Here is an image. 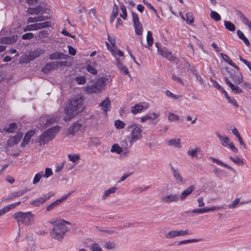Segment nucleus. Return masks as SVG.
<instances>
[{"label":"nucleus","instance_id":"nucleus-54","mask_svg":"<svg viewBox=\"0 0 251 251\" xmlns=\"http://www.w3.org/2000/svg\"><path fill=\"white\" fill-rule=\"evenodd\" d=\"M112 54L114 56L116 57V55L119 56H123L124 53L120 50H118L117 48H115L111 50Z\"/></svg>","mask_w":251,"mask_h":251},{"label":"nucleus","instance_id":"nucleus-9","mask_svg":"<svg viewBox=\"0 0 251 251\" xmlns=\"http://www.w3.org/2000/svg\"><path fill=\"white\" fill-rule=\"evenodd\" d=\"M179 200V196L176 194H170L162 197L161 199V201L169 204L172 202H176Z\"/></svg>","mask_w":251,"mask_h":251},{"label":"nucleus","instance_id":"nucleus-32","mask_svg":"<svg viewBox=\"0 0 251 251\" xmlns=\"http://www.w3.org/2000/svg\"><path fill=\"white\" fill-rule=\"evenodd\" d=\"M134 26L135 28V33L137 35H141L143 33V26L141 23H139L138 24H134Z\"/></svg>","mask_w":251,"mask_h":251},{"label":"nucleus","instance_id":"nucleus-43","mask_svg":"<svg viewBox=\"0 0 251 251\" xmlns=\"http://www.w3.org/2000/svg\"><path fill=\"white\" fill-rule=\"evenodd\" d=\"M39 30V27L38 24H34L33 25H27L25 29H24V31H33V30Z\"/></svg>","mask_w":251,"mask_h":251},{"label":"nucleus","instance_id":"nucleus-5","mask_svg":"<svg viewBox=\"0 0 251 251\" xmlns=\"http://www.w3.org/2000/svg\"><path fill=\"white\" fill-rule=\"evenodd\" d=\"M13 217L18 223H21L25 226H28L33 221L34 215L30 211L26 212L20 211L15 213Z\"/></svg>","mask_w":251,"mask_h":251},{"label":"nucleus","instance_id":"nucleus-61","mask_svg":"<svg viewBox=\"0 0 251 251\" xmlns=\"http://www.w3.org/2000/svg\"><path fill=\"white\" fill-rule=\"evenodd\" d=\"M34 37V35L32 33H27L23 35L22 38L23 40H30Z\"/></svg>","mask_w":251,"mask_h":251},{"label":"nucleus","instance_id":"nucleus-18","mask_svg":"<svg viewBox=\"0 0 251 251\" xmlns=\"http://www.w3.org/2000/svg\"><path fill=\"white\" fill-rule=\"evenodd\" d=\"M195 190V186L194 185H191L188 187L186 189L183 191L179 196V199L183 201L186 199V198L190 195L192 192Z\"/></svg>","mask_w":251,"mask_h":251},{"label":"nucleus","instance_id":"nucleus-6","mask_svg":"<svg viewBox=\"0 0 251 251\" xmlns=\"http://www.w3.org/2000/svg\"><path fill=\"white\" fill-rule=\"evenodd\" d=\"M52 196V194L50 192L31 201L30 203L33 206H40L49 200Z\"/></svg>","mask_w":251,"mask_h":251},{"label":"nucleus","instance_id":"nucleus-21","mask_svg":"<svg viewBox=\"0 0 251 251\" xmlns=\"http://www.w3.org/2000/svg\"><path fill=\"white\" fill-rule=\"evenodd\" d=\"M57 64L55 62H51L47 63L45 67L43 69V71L45 73H48L51 70L57 69Z\"/></svg>","mask_w":251,"mask_h":251},{"label":"nucleus","instance_id":"nucleus-47","mask_svg":"<svg viewBox=\"0 0 251 251\" xmlns=\"http://www.w3.org/2000/svg\"><path fill=\"white\" fill-rule=\"evenodd\" d=\"M43 176V173L41 172L39 173L36 174L33 180V184H36L39 182L41 178Z\"/></svg>","mask_w":251,"mask_h":251},{"label":"nucleus","instance_id":"nucleus-28","mask_svg":"<svg viewBox=\"0 0 251 251\" xmlns=\"http://www.w3.org/2000/svg\"><path fill=\"white\" fill-rule=\"evenodd\" d=\"M89 248L91 251H103L100 245L95 242L91 243L89 245Z\"/></svg>","mask_w":251,"mask_h":251},{"label":"nucleus","instance_id":"nucleus-7","mask_svg":"<svg viewBox=\"0 0 251 251\" xmlns=\"http://www.w3.org/2000/svg\"><path fill=\"white\" fill-rule=\"evenodd\" d=\"M142 129L138 126H135L131 130V138L130 141V144L131 146L132 144L137 141L141 139Z\"/></svg>","mask_w":251,"mask_h":251},{"label":"nucleus","instance_id":"nucleus-34","mask_svg":"<svg viewBox=\"0 0 251 251\" xmlns=\"http://www.w3.org/2000/svg\"><path fill=\"white\" fill-rule=\"evenodd\" d=\"M68 159L73 163H76L80 159V155L78 154H69L68 155Z\"/></svg>","mask_w":251,"mask_h":251},{"label":"nucleus","instance_id":"nucleus-17","mask_svg":"<svg viewBox=\"0 0 251 251\" xmlns=\"http://www.w3.org/2000/svg\"><path fill=\"white\" fill-rule=\"evenodd\" d=\"M17 35H13L11 37H5L0 39V44H11L17 40Z\"/></svg>","mask_w":251,"mask_h":251},{"label":"nucleus","instance_id":"nucleus-46","mask_svg":"<svg viewBox=\"0 0 251 251\" xmlns=\"http://www.w3.org/2000/svg\"><path fill=\"white\" fill-rule=\"evenodd\" d=\"M59 205V204L58 202V201H57L55 200L47 207L46 211H50L54 209L55 208H56Z\"/></svg>","mask_w":251,"mask_h":251},{"label":"nucleus","instance_id":"nucleus-31","mask_svg":"<svg viewBox=\"0 0 251 251\" xmlns=\"http://www.w3.org/2000/svg\"><path fill=\"white\" fill-rule=\"evenodd\" d=\"M81 127V125L77 123H74L70 127V132L74 134L75 132L77 131Z\"/></svg>","mask_w":251,"mask_h":251},{"label":"nucleus","instance_id":"nucleus-39","mask_svg":"<svg viewBox=\"0 0 251 251\" xmlns=\"http://www.w3.org/2000/svg\"><path fill=\"white\" fill-rule=\"evenodd\" d=\"M177 236V230H171L165 234V237L166 239H172Z\"/></svg>","mask_w":251,"mask_h":251},{"label":"nucleus","instance_id":"nucleus-52","mask_svg":"<svg viewBox=\"0 0 251 251\" xmlns=\"http://www.w3.org/2000/svg\"><path fill=\"white\" fill-rule=\"evenodd\" d=\"M39 29H43L51 26L50 22L47 21L42 23H38Z\"/></svg>","mask_w":251,"mask_h":251},{"label":"nucleus","instance_id":"nucleus-48","mask_svg":"<svg viewBox=\"0 0 251 251\" xmlns=\"http://www.w3.org/2000/svg\"><path fill=\"white\" fill-rule=\"evenodd\" d=\"M168 120L171 122H175L179 120V117L171 112L169 113Z\"/></svg>","mask_w":251,"mask_h":251},{"label":"nucleus","instance_id":"nucleus-26","mask_svg":"<svg viewBox=\"0 0 251 251\" xmlns=\"http://www.w3.org/2000/svg\"><path fill=\"white\" fill-rule=\"evenodd\" d=\"M210 159L212 160V161L213 162V163H217V164L219 165H221L222 166H223L225 168H226L231 171H232L233 172H234V170L233 168H232L231 167H230V166L222 162L221 161L218 160V159H216V158H213V157H210Z\"/></svg>","mask_w":251,"mask_h":251},{"label":"nucleus","instance_id":"nucleus-22","mask_svg":"<svg viewBox=\"0 0 251 251\" xmlns=\"http://www.w3.org/2000/svg\"><path fill=\"white\" fill-rule=\"evenodd\" d=\"M118 190V188L116 187H112L108 190H106L104 191L103 195L101 196L102 200H105L112 194L115 193Z\"/></svg>","mask_w":251,"mask_h":251},{"label":"nucleus","instance_id":"nucleus-16","mask_svg":"<svg viewBox=\"0 0 251 251\" xmlns=\"http://www.w3.org/2000/svg\"><path fill=\"white\" fill-rule=\"evenodd\" d=\"M225 80L226 84L231 88L232 91L234 94H240L242 92V90L241 88L237 85H234L229 80L227 77H225Z\"/></svg>","mask_w":251,"mask_h":251},{"label":"nucleus","instance_id":"nucleus-41","mask_svg":"<svg viewBox=\"0 0 251 251\" xmlns=\"http://www.w3.org/2000/svg\"><path fill=\"white\" fill-rule=\"evenodd\" d=\"M147 44L149 47H151L152 45L153 39L152 37V32L150 31H149L147 33Z\"/></svg>","mask_w":251,"mask_h":251},{"label":"nucleus","instance_id":"nucleus-51","mask_svg":"<svg viewBox=\"0 0 251 251\" xmlns=\"http://www.w3.org/2000/svg\"><path fill=\"white\" fill-rule=\"evenodd\" d=\"M17 125L15 123H11L8 125V127L5 129L8 132H13L17 129Z\"/></svg>","mask_w":251,"mask_h":251},{"label":"nucleus","instance_id":"nucleus-29","mask_svg":"<svg viewBox=\"0 0 251 251\" xmlns=\"http://www.w3.org/2000/svg\"><path fill=\"white\" fill-rule=\"evenodd\" d=\"M239 16L243 23L247 25L249 28H251V22L249 20V19H247V18L242 13H240Z\"/></svg>","mask_w":251,"mask_h":251},{"label":"nucleus","instance_id":"nucleus-2","mask_svg":"<svg viewBox=\"0 0 251 251\" xmlns=\"http://www.w3.org/2000/svg\"><path fill=\"white\" fill-rule=\"evenodd\" d=\"M66 225H70L69 222L64 220L56 221L50 232L51 237L59 241H61L65 234L69 230Z\"/></svg>","mask_w":251,"mask_h":251},{"label":"nucleus","instance_id":"nucleus-24","mask_svg":"<svg viewBox=\"0 0 251 251\" xmlns=\"http://www.w3.org/2000/svg\"><path fill=\"white\" fill-rule=\"evenodd\" d=\"M216 135L218 137L219 140L220 141L221 144L223 146H227V144L230 142V140L227 137L223 136L219 132L216 133Z\"/></svg>","mask_w":251,"mask_h":251},{"label":"nucleus","instance_id":"nucleus-45","mask_svg":"<svg viewBox=\"0 0 251 251\" xmlns=\"http://www.w3.org/2000/svg\"><path fill=\"white\" fill-rule=\"evenodd\" d=\"M188 25H191L194 22V18L191 13H187L186 14V19L185 20Z\"/></svg>","mask_w":251,"mask_h":251},{"label":"nucleus","instance_id":"nucleus-40","mask_svg":"<svg viewBox=\"0 0 251 251\" xmlns=\"http://www.w3.org/2000/svg\"><path fill=\"white\" fill-rule=\"evenodd\" d=\"M210 15V18L216 22L219 21L221 19L220 15L216 11H211Z\"/></svg>","mask_w":251,"mask_h":251},{"label":"nucleus","instance_id":"nucleus-4","mask_svg":"<svg viewBox=\"0 0 251 251\" xmlns=\"http://www.w3.org/2000/svg\"><path fill=\"white\" fill-rule=\"evenodd\" d=\"M59 131L58 126H54L44 131L38 138V142L40 145L42 146L48 143L50 140L55 136Z\"/></svg>","mask_w":251,"mask_h":251},{"label":"nucleus","instance_id":"nucleus-49","mask_svg":"<svg viewBox=\"0 0 251 251\" xmlns=\"http://www.w3.org/2000/svg\"><path fill=\"white\" fill-rule=\"evenodd\" d=\"M86 70L93 75H96L98 73L97 70L91 64H88L87 66Z\"/></svg>","mask_w":251,"mask_h":251},{"label":"nucleus","instance_id":"nucleus-3","mask_svg":"<svg viewBox=\"0 0 251 251\" xmlns=\"http://www.w3.org/2000/svg\"><path fill=\"white\" fill-rule=\"evenodd\" d=\"M109 79L107 77L98 78L94 83L85 87V91L88 94L99 93L102 92L103 87L107 82H109Z\"/></svg>","mask_w":251,"mask_h":251},{"label":"nucleus","instance_id":"nucleus-1","mask_svg":"<svg viewBox=\"0 0 251 251\" xmlns=\"http://www.w3.org/2000/svg\"><path fill=\"white\" fill-rule=\"evenodd\" d=\"M84 97L81 94L73 95L68 100L64 112L66 116L64 118L65 121H69L85 109Z\"/></svg>","mask_w":251,"mask_h":251},{"label":"nucleus","instance_id":"nucleus-19","mask_svg":"<svg viewBox=\"0 0 251 251\" xmlns=\"http://www.w3.org/2000/svg\"><path fill=\"white\" fill-rule=\"evenodd\" d=\"M99 106L102 107L103 110L105 113L107 112L111 107V102L109 98H106L99 104Z\"/></svg>","mask_w":251,"mask_h":251},{"label":"nucleus","instance_id":"nucleus-10","mask_svg":"<svg viewBox=\"0 0 251 251\" xmlns=\"http://www.w3.org/2000/svg\"><path fill=\"white\" fill-rule=\"evenodd\" d=\"M23 135L22 132H18L14 136L10 137L7 141L8 147H12L18 143L21 140Z\"/></svg>","mask_w":251,"mask_h":251},{"label":"nucleus","instance_id":"nucleus-58","mask_svg":"<svg viewBox=\"0 0 251 251\" xmlns=\"http://www.w3.org/2000/svg\"><path fill=\"white\" fill-rule=\"evenodd\" d=\"M120 8L123 12V14H121L120 16L122 17L124 19H126L127 17L126 7L125 5L122 4L120 5Z\"/></svg>","mask_w":251,"mask_h":251},{"label":"nucleus","instance_id":"nucleus-55","mask_svg":"<svg viewBox=\"0 0 251 251\" xmlns=\"http://www.w3.org/2000/svg\"><path fill=\"white\" fill-rule=\"evenodd\" d=\"M200 151V149L196 148L195 149H192L189 150L187 151V154L192 157H196L197 156V153Z\"/></svg>","mask_w":251,"mask_h":251},{"label":"nucleus","instance_id":"nucleus-12","mask_svg":"<svg viewBox=\"0 0 251 251\" xmlns=\"http://www.w3.org/2000/svg\"><path fill=\"white\" fill-rule=\"evenodd\" d=\"M115 64L117 66V68L121 72V74L123 75H128L129 72L127 67L124 65L121 62L120 59L116 58Z\"/></svg>","mask_w":251,"mask_h":251},{"label":"nucleus","instance_id":"nucleus-63","mask_svg":"<svg viewBox=\"0 0 251 251\" xmlns=\"http://www.w3.org/2000/svg\"><path fill=\"white\" fill-rule=\"evenodd\" d=\"M52 175V172L50 168H46L45 169V173L43 174V176L48 178Z\"/></svg>","mask_w":251,"mask_h":251},{"label":"nucleus","instance_id":"nucleus-50","mask_svg":"<svg viewBox=\"0 0 251 251\" xmlns=\"http://www.w3.org/2000/svg\"><path fill=\"white\" fill-rule=\"evenodd\" d=\"M199 241V240L197 239H187L178 242L177 245H180L182 244H186L191 243H196L198 242Z\"/></svg>","mask_w":251,"mask_h":251},{"label":"nucleus","instance_id":"nucleus-35","mask_svg":"<svg viewBox=\"0 0 251 251\" xmlns=\"http://www.w3.org/2000/svg\"><path fill=\"white\" fill-rule=\"evenodd\" d=\"M237 34L238 37L240 39L244 41V43L247 46H249V45L250 44V42H249V40H248V39L244 36L243 33L240 30H238L237 32Z\"/></svg>","mask_w":251,"mask_h":251},{"label":"nucleus","instance_id":"nucleus-27","mask_svg":"<svg viewBox=\"0 0 251 251\" xmlns=\"http://www.w3.org/2000/svg\"><path fill=\"white\" fill-rule=\"evenodd\" d=\"M167 143L169 146H174L177 148H180V140L178 138H175L168 140Z\"/></svg>","mask_w":251,"mask_h":251},{"label":"nucleus","instance_id":"nucleus-25","mask_svg":"<svg viewBox=\"0 0 251 251\" xmlns=\"http://www.w3.org/2000/svg\"><path fill=\"white\" fill-rule=\"evenodd\" d=\"M33 134L34 133L32 131L27 132L25 135V137L21 143V146L24 147L25 145L27 144L29 142L30 138L33 135Z\"/></svg>","mask_w":251,"mask_h":251},{"label":"nucleus","instance_id":"nucleus-15","mask_svg":"<svg viewBox=\"0 0 251 251\" xmlns=\"http://www.w3.org/2000/svg\"><path fill=\"white\" fill-rule=\"evenodd\" d=\"M229 77L233 80V81L237 84H240L243 81V76L241 73H239L238 75H235V72L234 71L228 72Z\"/></svg>","mask_w":251,"mask_h":251},{"label":"nucleus","instance_id":"nucleus-36","mask_svg":"<svg viewBox=\"0 0 251 251\" xmlns=\"http://www.w3.org/2000/svg\"><path fill=\"white\" fill-rule=\"evenodd\" d=\"M119 12V8L117 5L114 4L113 11H112V15L110 18V23H112L114 19L116 18L118 15Z\"/></svg>","mask_w":251,"mask_h":251},{"label":"nucleus","instance_id":"nucleus-57","mask_svg":"<svg viewBox=\"0 0 251 251\" xmlns=\"http://www.w3.org/2000/svg\"><path fill=\"white\" fill-rule=\"evenodd\" d=\"M75 80L79 84H84L86 82V78L84 76L76 77L75 78Z\"/></svg>","mask_w":251,"mask_h":251},{"label":"nucleus","instance_id":"nucleus-37","mask_svg":"<svg viewBox=\"0 0 251 251\" xmlns=\"http://www.w3.org/2000/svg\"><path fill=\"white\" fill-rule=\"evenodd\" d=\"M110 151L112 152H116L117 154H120L122 152L123 150L118 144H115L112 146Z\"/></svg>","mask_w":251,"mask_h":251},{"label":"nucleus","instance_id":"nucleus-8","mask_svg":"<svg viewBox=\"0 0 251 251\" xmlns=\"http://www.w3.org/2000/svg\"><path fill=\"white\" fill-rule=\"evenodd\" d=\"M170 168L173 176L175 178L176 183L180 185H183L185 183V179L182 176L178 168H175L172 165H170Z\"/></svg>","mask_w":251,"mask_h":251},{"label":"nucleus","instance_id":"nucleus-30","mask_svg":"<svg viewBox=\"0 0 251 251\" xmlns=\"http://www.w3.org/2000/svg\"><path fill=\"white\" fill-rule=\"evenodd\" d=\"M164 56L168 60L176 62L177 63L178 62V59L175 57H174L171 52L166 50L165 51V54Z\"/></svg>","mask_w":251,"mask_h":251},{"label":"nucleus","instance_id":"nucleus-23","mask_svg":"<svg viewBox=\"0 0 251 251\" xmlns=\"http://www.w3.org/2000/svg\"><path fill=\"white\" fill-rule=\"evenodd\" d=\"M221 56L222 57L223 59L229 65H231V66L233 67L235 69H236L237 70H239V68L236 65V64L232 62V61L231 60V59L227 55L221 53Z\"/></svg>","mask_w":251,"mask_h":251},{"label":"nucleus","instance_id":"nucleus-60","mask_svg":"<svg viewBox=\"0 0 251 251\" xmlns=\"http://www.w3.org/2000/svg\"><path fill=\"white\" fill-rule=\"evenodd\" d=\"M148 116V119L149 120H153L157 118L160 116V114L159 113H149L147 114Z\"/></svg>","mask_w":251,"mask_h":251},{"label":"nucleus","instance_id":"nucleus-44","mask_svg":"<svg viewBox=\"0 0 251 251\" xmlns=\"http://www.w3.org/2000/svg\"><path fill=\"white\" fill-rule=\"evenodd\" d=\"M25 192V191L23 190H21L17 192H14L11 194L10 198L11 199H14L15 198L19 197L23 195Z\"/></svg>","mask_w":251,"mask_h":251},{"label":"nucleus","instance_id":"nucleus-13","mask_svg":"<svg viewBox=\"0 0 251 251\" xmlns=\"http://www.w3.org/2000/svg\"><path fill=\"white\" fill-rule=\"evenodd\" d=\"M68 58V55L61 52L55 51L49 56V58L51 60H66Z\"/></svg>","mask_w":251,"mask_h":251},{"label":"nucleus","instance_id":"nucleus-62","mask_svg":"<svg viewBox=\"0 0 251 251\" xmlns=\"http://www.w3.org/2000/svg\"><path fill=\"white\" fill-rule=\"evenodd\" d=\"M240 199L239 198H237L236 199L232 202V203H231L230 204H229L228 205V207L230 209H233V208H234L235 207H236V206L237 205V204L239 203L240 202Z\"/></svg>","mask_w":251,"mask_h":251},{"label":"nucleus","instance_id":"nucleus-59","mask_svg":"<svg viewBox=\"0 0 251 251\" xmlns=\"http://www.w3.org/2000/svg\"><path fill=\"white\" fill-rule=\"evenodd\" d=\"M177 236H184L186 235L191 234V232L189 230H177Z\"/></svg>","mask_w":251,"mask_h":251},{"label":"nucleus","instance_id":"nucleus-14","mask_svg":"<svg viewBox=\"0 0 251 251\" xmlns=\"http://www.w3.org/2000/svg\"><path fill=\"white\" fill-rule=\"evenodd\" d=\"M45 11V9L41 6H37L35 7L28 8L27 12L30 15H38L39 14H43Z\"/></svg>","mask_w":251,"mask_h":251},{"label":"nucleus","instance_id":"nucleus-33","mask_svg":"<svg viewBox=\"0 0 251 251\" xmlns=\"http://www.w3.org/2000/svg\"><path fill=\"white\" fill-rule=\"evenodd\" d=\"M224 25L226 29L230 31H234L235 30V26L230 21H224Z\"/></svg>","mask_w":251,"mask_h":251},{"label":"nucleus","instance_id":"nucleus-11","mask_svg":"<svg viewBox=\"0 0 251 251\" xmlns=\"http://www.w3.org/2000/svg\"><path fill=\"white\" fill-rule=\"evenodd\" d=\"M58 118L57 117L53 116H45L42 117L41 122H42L41 124L45 126H49L58 120Z\"/></svg>","mask_w":251,"mask_h":251},{"label":"nucleus","instance_id":"nucleus-38","mask_svg":"<svg viewBox=\"0 0 251 251\" xmlns=\"http://www.w3.org/2000/svg\"><path fill=\"white\" fill-rule=\"evenodd\" d=\"M117 246L116 243L114 241H107L105 243L104 247L107 250H112Z\"/></svg>","mask_w":251,"mask_h":251},{"label":"nucleus","instance_id":"nucleus-20","mask_svg":"<svg viewBox=\"0 0 251 251\" xmlns=\"http://www.w3.org/2000/svg\"><path fill=\"white\" fill-rule=\"evenodd\" d=\"M147 109L142 104H136L135 106L131 107V111L133 114H136L140 113Z\"/></svg>","mask_w":251,"mask_h":251},{"label":"nucleus","instance_id":"nucleus-56","mask_svg":"<svg viewBox=\"0 0 251 251\" xmlns=\"http://www.w3.org/2000/svg\"><path fill=\"white\" fill-rule=\"evenodd\" d=\"M115 126L117 128L122 129L125 126V124L119 120L115 121Z\"/></svg>","mask_w":251,"mask_h":251},{"label":"nucleus","instance_id":"nucleus-64","mask_svg":"<svg viewBox=\"0 0 251 251\" xmlns=\"http://www.w3.org/2000/svg\"><path fill=\"white\" fill-rule=\"evenodd\" d=\"M132 17L133 24H136L140 23L139 21L138 16L136 13L133 12H132Z\"/></svg>","mask_w":251,"mask_h":251},{"label":"nucleus","instance_id":"nucleus-42","mask_svg":"<svg viewBox=\"0 0 251 251\" xmlns=\"http://www.w3.org/2000/svg\"><path fill=\"white\" fill-rule=\"evenodd\" d=\"M229 159L238 165L243 166L244 164L243 160L238 157L230 156Z\"/></svg>","mask_w":251,"mask_h":251},{"label":"nucleus","instance_id":"nucleus-53","mask_svg":"<svg viewBox=\"0 0 251 251\" xmlns=\"http://www.w3.org/2000/svg\"><path fill=\"white\" fill-rule=\"evenodd\" d=\"M165 93H166V95L168 97H169L174 100L179 99L180 98H181V97H182V96H181V95H176L174 94L173 93H172V92H171L170 91H169V90H167L166 91Z\"/></svg>","mask_w":251,"mask_h":251}]
</instances>
